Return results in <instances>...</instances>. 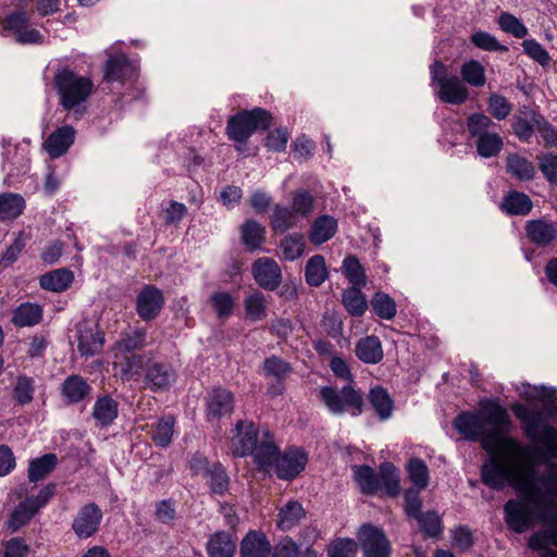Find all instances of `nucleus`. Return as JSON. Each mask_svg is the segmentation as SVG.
Segmentation results:
<instances>
[{
	"label": "nucleus",
	"mask_w": 557,
	"mask_h": 557,
	"mask_svg": "<svg viewBox=\"0 0 557 557\" xmlns=\"http://www.w3.org/2000/svg\"><path fill=\"white\" fill-rule=\"evenodd\" d=\"M453 426L465 440L480 441L487 454L498 455L499 447L510 453L521 449L520 443L508 436L512 421L498 398L481 399L479 410L459 412L453 420Z\"/></svg>",
	"instance_id": "nucleus-1"
},
{
	"label": "nucleus",
	"mask_w": 557,
	"mask_h": 557,
	"mask_svg": "<svg viewBox=\"0 0 557 557\" xmlns=\"http://www.w3.org/2000/svg\"><path fill=\"white\" fill-rule=\"evenodd\" d=\"M518 496L536 509L537 520H555L557 512V463L550 462L539 474L531 470L515 484Z\"/></svg>",
	"instance_id": "nucleus-2"
},
{
	"label": "nucleus",
	"mask_w": 557,
	"mask_h": 557,
	"mask_svg": "<svg viewBox=\"0 0 557 557\" xmlns=\"http://www.w3.org/2000/svg\"><path fill=\"white\" fill-rule=\"evenodd\" d=\"M330 368L334 375L347 381L341 389L333 386H322L319 396L327 410L336 416L348 413L351 417H359L364 412L367 403L363 393L352 384L351 371L344 359L332 357Z\"/></svg>",
	"instance_id": "nucleus-3"
},
{
	"label": "nucleus",
	"mask_w": 557,
	"mask_h": 557,
	"mask_svg": "<svg viewBox=\"0 0 557 557\" xmlns=\"http://www.w3.org/2000/svg\"><path fill=\"white\" fill-rule=\"evenodd\" d=\"M511 410L521 422L524 436L535 445L536 456L544 461L557 459V430L546 421L544 413L521 403L513 404Z\"/></svg>",
	"instance_id": "nucleus-4"
},
{
	"label": "nucleus",
	"mask_w": 557,
	"mask_h": 557,
	"mask_svg": "<svg viewBox=\"0 0 557 557\" xmlns=\"http://www.w3.org/2000/svg\"><path fill=\"white\" fill-rule=\"evenodd\" d=\"M52 85L59 96V104L66 112H76L94 89V83L89 77L78 75L69 67L55 72Z\"/></svg>",
	"instance_id": "nucleus-5"
},
{
	"label": "nucleus",
	"mask_w": 557,
	"mask_h": 557,
	"mask_svg": "<svg viewBox=\"0 0 557 557\" xmlns=\"http://www.w3.org/2000/svg\"><path fill=\"white\" fill-rule=\"evenodd\" d=\"M272 113L257 107L251 110H242L231 115L226 123V135L236 144V150L242 152L251 135L257 131H267L272 124Z\"/></svg>",
	"instance_id": "nucleus-6"
},
{
	"label": "nucleus",
	"mask_w": 557,
	"mask_h": 557,
	"mask_svg": "<svg viewBox=\"0 0 557 557\" xmlns=\"http://www.w3.org/2000/svg\"><path fill=\"white\" fill-rule=\"evenodd\" d=\"M468 133L475 139L476 152L480 157L490 159L497 157L504 148L502 136L490 128L496 124L484 113H472L466 120Z\"/></svg>",
	"instance_id": "nucleus-7"
},
{
	"label": "nucleus",
	"mask_w": 557,
	"mask_h": 557,
	"mask_svg": "<svg viewBox=\"0 0 557 557\" xmlns=\"http://www.w3.org/2000/svg\"><path fill=\"white\" fill-rule=\"evenodd\" d=\"M193 476L201 475L210 495L225 496L230 491L231 480L226 468L220 461L210 462L207 456L196 451L188 461Z\"/></svg>",
	"instance_id": "nucleus-8"
},
{
	"label": "nucleus",
	"mask_w": 557,
	"mask_h": 557,
	"mask_svg": "<svg viewBox=\"0 0 557 557\" xmlns=\"http://www.w3.org/2000/svg\"><path fill=\"white\" fill-rule=\"evenodd\" d=\"M57 493V484L48 483L36 496H28L20 502L5 521L7 530L15 533L29 524L33 518L45 508Z\"/></svg>",
	"instance_id": "nucleus-9"
},
{
	"label": "nucleus",
	"mask_w": 557,
	"mask_h": 557,
	"mask_svg": "<svg viewBox=\"0 0 557 557\" xmlns=\"http://www.w3.org/2000/svg\"><path fill=\"white\" fill-rule=\"evenodd\" d=\"M234 408L235 396L225 387L214 386L203 397V412L208 423L220 424L223 418L231 417Z\"/></svg>",
	"instance_id": "nucleus-10"
},
{
	"label": "nucleus",
	"mask_w": 557,
	"mask_h": 557,
	"mask_svg": "<svg viewBox=\"0 0 557 557\" xmlns=\"http://www.w3.org/2000/svg\"><path fill=\"white\" fill-rule=\"evenodd\" d=\"M362 557H391L392 545L381 527L363 523L357 531Z\"/></svg>",
	"instance_id": "nucleus-11"
},
{
	"label": "nucleus",
	"mask_w": 557,
	"mask_h": 557,
	"mask_svg": "<svg viewBox=\"0 0 557 557\" xmlns=\"http://www.w3.org/2000/svg\"><path fill=\"white\" fill-rule=\"evenodd\" d=\"M176 379V371L170 362L153 359L147 360L143 377L145 388L152 393L166 392L175 383Z\"/></svg>",
	"instance_id": "nucleus-12"
},
{
	"label": "nucleus",
	"mask_w": 557,
	"mask_h": 557,
	"mask_svg": "<svg viewBox=\"0 0 557 557\" xmlns=\"http://www.w3.org/2000/svg\"><path fill=\"white\" fill-rule=\"evenodd\" d=\"M490 458L481 466V482L495 491H503L507 484H515L518 480L511 469L498 455L488 454Z\"/></svg>",
	"instance_id": "nucleus-13"
},
{
	"label": "nucleus",
	"mask_w": 557,
	"mask_h": 557,
	"mask_svg": "<svg viewBox=\"0 0 557 557\" xmlns=\"http://www.w3.org/2000/svg\"><path fill=\"white\" fill-rule=\"evenodd\" d=\"M307 462L308 455L302 448L288 447L280 451L273 469L277 479L293 481L305 470Z\"/></svg>",
	"instance_id": "nucleus-14"
},
{
	"label": "nucleus",
	"mask_w": 557,
	"mask_h": 557,
	"mask_svg": "<svg viewBox=\"0 0 557 557\" xmlns=\"http://www.w3.org/2000/svg\"><path fill=\"white\" fill-rule=\"evenodd\" d=\"M529 505L519 496V499H509L504 505V520L507 528L517 533L521 534L533 528V519L536 517V512L533 513Z\"/></svg>",
	"instance_id": "nucleus-15"
},
{
	"label": "nucleus",
	"mask_w": 557,
	"mask_h": 557,
	"mask_svg": "<svg viewBox=\"0 0 557 557\" xmlns=\"http://www.w3.org/2000/svg\"><path fill=\"white\" fill-rule=\"evenodd\" d=\"M259 429L249 420H238L233 430L232 453L244 458L253 454L259 443Z\"/></svg>",
	"instance_id": "nucleus-16"
},
{
	"label": "nucleus",
	"mask_w": 557,
	"mask_h": 557,
	"mask_svg": "<svg viewBox=\"0 0 557 557\" xmlns=\"http://www.w3.org/2000/svg\"><path fill=\"white\" fill-rule=\"evenodd\" d=\"M77 350L82 357H91L99 354L104 345V333L99 324L90 320L81 321L76 325Z\"/></svg>",
	"instance_id": "nucleus-17"
},
{
	"label": "nucleus",
	"mask_w": 557,
	"mask_h": 557,
	"mask_svg": "<svg viewBox=\"0 0 557 557\" xmlns=\"http://www.w3.org/2000/svg\"><path fill=\"white\" fill-rule=\"evenodd\" d=\"M165 304L164 295L154 285H144L136 297V312L145 322L156 320L161 313Z\"/></svg>",
	"instance_id": "nucleus-18"
},
{
	"label": "nucleus",
	"mask_w": 557,
	"mask_h": 557,
	"mask_svg": "<svg viewBox=\"0 0 557 557\" xmlns=\"http://www.w3.org/2000/svg\"><path fill=\"white\" fill-rule=\"evenodd\" d=\"M103 518L101 508L94 502L82 506L72 522V530L81 540L94 536Z\"/></svg>",
	"instance_id": "nucleus-19"
},
{
	"label": "nucleus",
	"mask_w": 557,
	"mask_h": 557,
	"mask_svg": "<svg viewBox=\"0 0 557 557\" xmlns=\"http://www.w3.org/2000/svg\"><path fill=\"white\" fill-rule=\"evenodd\" d=\"M253 280L264 290H276L283 280L282 270L277 262L269 257L256 259L251 265Z\"/></svg>",
	"instance_id": "nucleus-20"
},
{
	"label": "nucleus",
	"mask_w": 557,
	"mask_h": 557,
	"mask_svg": "<svg viewBox=\"0 0 557 557\" xmlns=\"http://www.w3.org/2000/svg\"><path fill=\"white\" fill-rule=\"evenodd\" d=\"M92 386L81 374H70L60 385V396L66 406H75L87 401Z\"/></svg>",
	"instance_id": "nucleus-21"
},
{
	"label": "nucleus",
	"mask_w": 557,
	"mask_h": 557,
	"mask_svg": "<svg viewBox=\"0 0 557 557\" xmlns=\"http://www.w3.org/2000/svg\"><path fill=\"white\" fill-rule=\"evenodd\" d=\"M536 115H543L539 110L529 104L519 107L518 112L513 115L511 128L513 135L522 143H529L539 125L533 122Z\"/></svg>",
	"instance_id": "nucleus-22"
},
{
	"label": "nucleus",
	"mask_w": 557,
	"mask_h": 557,
	"mask_svg": "<svg viewBox=\"0 0 557 557\" xmlns=\"http://www.w3.org/2000/svg\"><path fill=\"white\" fill-rule=\"evenodd\" d=\"M135 64L126 54L110 55L103 69V78L108 83H125L137 75Z\"/></svg>",
	"instance_id": "nucleus-23"
},
{
	"label": "nucleus",
	"mask_w": 557,
	"mask_h": 557,
	"mask_svg": "<svg viewBox=\"0 0 557 557\" xmlns=\"http://www.w3.org/2000/svg\"><path fill=\"white\" fill-rule=\"evenodd\" d=\"M281 448L274 441V435L267 431L263 433L262 440L256 446V450L250 456L259 471L270 472L275 465Z\"/></svg>",
	"instance_id": "nucleus-24"
},
{
	"label": "nucleus",
	"mask_w": 557,
	"mask_h": 557,
	"mask_svg": "<svg viewBox=\"0 0 557 557\" xmlns=\"http://www.w3.org/2000/svg\"><path fill=\"white\" fill-rule=\"evenodd\" d=\"M75 129L71 125H63L54 129L44 141L42 147L52 159L64 156L75 140Z\"/></svg>",
	"instance_id": "nucleus-25"
},
{
	"label": "nucleus",
	"mask_w": 557,
	"mask_h": 557,
	"mask_svg": "<svg viewBox=\"0 0 557 557\" xmlns=\"http://www.w3.org/2000/svg\"><path fill=\"white\" fill-rule=\"evenodd\" d=\"M273 546L262 531L249 530L239 544L240 557H271Z\"/></svg>",
	"instance_id": "nucleus-26"
},
{
	"label": "nucleus",
	"mask_w": 557,
	"mask_h": 557,
	"mask_svg": "<svg viewBox=\"0 0 557 557\" xmlns=\"http://www.w3.org/2000/svg\"><path fill=\"white\" fill-rule=\"evenodd\" d=\"M438 97L444 103L460 106L469 98L468 88L456 75L441 77V79H438Z\"/></svg>",
	"instance_id": "nucleus-27"
},
{
	"label": "nucleus",
	"mask_w": 557,
	"mask_h": 557,
	"mask_svg": "<svg viewBox=\"0 0 557 557\" xmlns=\"http://www.w3.org/2000/svg\"><path fill=\"white\" fill-rule=\"evenodd\" d=\"M117 416L119 403L111 395L106 394L96 399L91 411L96 426L107 429L114 423Z\"/></svg>",
	"instance_id": "nucleus-28"
},
{
	"label": "nucleus",
	"mask_w": 557,
	"mask_h": 557,
	"mask_svg": "<svg viewBox=\"0 0 557 557\" xmlns=\"http://www.w3.org/2000/svg\"><path fill=\"white\" fill-rule=\"evenodd\" d=\"M525 233L531 243L539 247H546L557 236L554 223L544 220H530L525 224Z\"/></svg>",
	"instance_id": "nucleus-29"
},
{
	"label": "nucleus",
	"mask_w": 557,
	"mask_h": 557,
	"mask_svg": "<svg viewBox=\"0 0 557 557\" xmlns=\"http://www.w3.org/2000/svg\"><path fill=\"white\" fill-rule=\"evenodd\" d=\"M236 548V541L227 531L214 532L206 544L209 557H234Z\"/></svg>",
	"instance_id": "nucleus-30"
},
{
	"label": "nucleus",
	"mask_w": 557,
	"mask_h": 557,
	"mask_svg": "<svg viewBox=\"0 0 557 557\" xmlns=\"http://www.w3.org/2000/svg\"><path fill=\"white\" fill-rule=\"evenodd\" d=\"M306 510L298 500H288L278 510L275 525L281 531H290L306 518Z\"/></svg>",
	"instance_id": "nucleus-31"
},
{
	"label": "nucleus",
	"mask_w": 557,
	"mask_h": 557,
	"mask_svg": "<svg viewBox=\"0 0 557 557\" xmlns=\"http://www.w3.org/2000/svg\"><path fill=\"white\" fill-rule=\"evenodd\" d=\"M147 344V330L145 327H134L121 332L114 348L121 354H134L145 348Z\"/></svg>",
	"instance_id": "nucleus-32"
},
{
	"label": "nucleus",
	"mask_w": 557,
	"mask_h": 557,
	"mask_svg": "<svg viewBox=\"0 0 557 557\" xmlns=\"http://www.w3.org/2000/svg\"><path fill=\"white\" fill-rule=\"evenodd\" d=\"M506 172L519 182L533 181L536 174L533 162L516 152L507 156Z\"/></svg>",
	"instance_id": "nucleus-33"
},
{
	"label": "nucleus",
	"mask_w": 557,
	"mask_h": 557,
	"mask_svg": "<svg viewBox=\"0 0 557 557\" xmlns=\"http://www.w3.org/2000/svg\"><path fill=\"white\" fill-rule=\"evenodd\" d=\"M271 557H322V553L314 547H305L290 536H284L272 548Z\"/></svg>",
	"instance_id": "nucleus-34"
},
{
	"label": "nucleus",
	"mask_w": 557,
	"mask_h": 557,
	"mask_svg": "<svg viewBox=\"0 0 557 557\" xmlns=\"http://www.w3.org/2000/svg\"><path fill=\"white\" fill-rule=\"evenodd\" d=\"M368 400L380 420L389 419L394 411V400L387 389L381 385L370 388Z\"/></svg>",
	"instance_id": "nucleus-35"
},
{
	"label": "nucleus",
	"mask_w": 557,
	"mask_h": 557,
	"mask_svg": "<svg viewBox=\"0 0 557 557\" xmlns=\"http://www.w3.org/2000/svg\"><path fill=\"white\" fill-rule=\"evenodd\" d=\"M355 354L359 360L369 364H376L384 357L381 341L374 335L360 338L356 344Z\"/></svg>",
	"instance_id": "nucleus-36"
},
{
	"label": "nucleus",
	"mask_w": 557,
	"mask_h": 557,
	"mask_svg": "<svg viewBox=\"0 0 557 557\" xmlns=\"http://www.w3.org/2000/svg\"><path fill=\"white\" fill-rule=\"evenodd\" d=\"M74 281V273L67 268H60L45 273L39 278L42 289L61 293L70 288Z\"/></svg>",
	"instance_id": "nucleus-37"
},
{
	"label": "nucleus",
	"mask_w": 557,
	"mask_h": 557,
	"mask_svg": "<svg viewBox=\"0 0 557 557\" xmlns=\"http://www.w3.org/2000/svg\"><path fill=\"white\" fill-rule=\"evenodd\" d=\"M354 480L358 484L361 494L375 495L381 491L380 476L374 469L368 465L352 467Z\"/></svg>",
	"instance_id": "nucleus-38"
},
{
	"label": "nucleus",
	"mask_w": 557,
	"mask_h": 557,
	"mask_svg": "<svg viewBox=\"0 0 557 557\" xmlns=\"http://www.w3.org/2000/svg\"><path fill=\"white\" fill-rule=\"evenodd\" d=\"M531 198L521 191L510 190L503 198L500 209L508 215H527L532 210Z\"/></svg>",
	"instance_id": "nucleus-39"
},
{
	"label": "nucleus",
	"mask_w": 557,
	"mask_h": 557,
	"mask_svg": "<svg viewBox=\"0 0 557 557\" xmlns=\"http://www.w3.org/2000/svg\"><path fill=\"white\" fill-rule=\"evenodd\" d=\"M337 231V220L331 215L317 218L309 233V239L313 245H321L331 239Z\"/></svg>",
	"instance_id": "nucleus-40"
},
{
	"label": "nucleus",
	"mask_w": 557,
	"mask_h": 557,
	"mask_svg": "<svg viewBox=\"0 0 557 557\" xmlns=\"http://www.w3.org/2000/svg\"><path fill=\"white\" fill-rule=\"evenodd\" d=\"M240 239L249 251H256L265 240V228L253 219L246 220L240 226Z\"/></svg>",
	"instance_id": "nucleus-41"
},
{
	"label": "nucleus",
	"mask_w": 557,
	"mask_h": 557,
	"mask_svg": "<svg viewBox=\"0 0 557 557\" xmlns=\"http://www.w3.org/2000/svg\"><path fill=\"white\" fill-rule=\"evenodd\" d=\"M58 457L53 453L32 459L28 465L27 476L29 482L37 483L46 479L57 467Z\"/></svg>",
	"instance_id": "nucleus-42"
},
{
	"label": "nucleus",
	"mask_w": 557,
	"mask_h": 557,
	"mask_svg": "<svg viewBox=\"0 0 557 557\" xmlns=\"http://www.w3.org/2000/svg\"><path fill=\"white\" fill-rule=\"evenodd\" d=\"M26 201L20 194H0V221L17 219L24 211Z\"/></svg>",
	"instance_id": "nucleus-43"
},
{
	"label": "nucleus",
	"mask_w": 557,
	"mask_h": 557,
	"mask_svg": "<svg viewBox=\"0 0 557 557\" xmlns=\"http://www.w3.org/2000/svg\"><path fill=\"white\" fill-rule=\"evenodd\" d=\"M175 418L172 414L162 416L152 425L151 440L154 445L161 448L170 446L174 434Z\"/></svg>",
	"instance_id": "nucleus-44"
},
{
	"label": "nucleus",
	"mask_w": 557,
	"mask_h": 557,
	"mask_svg": "<svg viewBox=\"0 0 557 557\" xmlns=\"http://www.w3.org/2000/svg\"><path fill=\"white\" fill-rule=\"evenodd\" d=\"M42 319L40 306L30 302L20 305L13 312L12 322L17 327L34 326Z\"/></svg>",
	"instance_id": "nucleus-45"
},
{
	"label": "nucleus",
	"mask_w": 557,
	"mask_h": 557,
	"mask_svg": "<svg viewBox=\"0 0 557 557\" xmlns=\"http://www.w3.org/2000/svg\"><path fill=\"white\" fill-rule=\"evenodd\" d=\"M329 277L324 257L314 255L306 263L305 278L306 283L311 287L321 286Z\"/></svg>",
	"instance_id": "nucleus-46"
},
{
	"label": "nucleus",
	"mask_w": 557,
	"mask_h": 557,
	"mask_svg": "<svg viewBox=\"0 0 557 557\" xmlns=\"http://www.w3.org/2000/svg\"><path fill=\"white\" fill-rule=\"evenodd\" d=\"M297 223V215L292 208L283 205H275L270 216V226L274 233H285Z\"/></svg>",
	"instance_id": "nucleus-47"
},
{
	"label": "nucleus",
	"mask_w": 557,
	"mask_h": 557,
	"mask_svg": "<svg viewBox=\"0 0 557 557\" xmlns=\"http://www.w3.org/2000/svg\"><path fill=\"white\" fill-rule=\"evenodd\" d=\"M246 318L251 322L265 319L268 314L267 299L262 292L253 290L244 299Z\"/></svg>",
	"instance_id": "nucleus-48"
},
{
	"label": "nucleus",
	"mask_w": 557,
	"mask_h": 557,
	"mask_svg": "<svg viewBox=\"0 0 557 557\" xmlns=\"http://www.w3.org/2000/svg\"><path fill=\"white\" fill-rule=\"evenodd\" d=\"M381 490L389 497H396L400 493L399 475L397 468L389 461L379 466Z\"/></svg>",
	"instance_id": "nucleus-49"
},
{
	"label": "nucleus",
	"mask_w": 557,
	"mask_h": 557,
	"mask_svg": "<svg viewBox=\"0 0 557 557\" xmlns=\"http://www.w3.org/2000/svg\"><path fill=\"white\" fill-rule=\"evenodd\" d=\"M362 287H349L342 294V302L347 312L352 317H361L364 314L368 304L361 292Z\"/></svg>",
	"instance_id": "nucleus-50"
},
{
	"label": "nucleus",
	"mask_w": 557,
	"mask_h": 557,
	"mask_svg": "<svg viewBox=\"0 0 557 557\" xmlns=\"http://www.w3.org/2000/svg\"><path fill=\"white\" fill-rule=\"evenodd\" d=\"M408 478L418 490L429 485L430 472L425 461L419 457H411L406 465Z\"/></svg>",
	"instance_id": "nucleus-51"
},
{
	"label": "nucleus",
	"mask_w": 557,
	"mask_h": 557,
	"mask_svg": "<svg viewBox=\"0 0 557 557\" xmlns=\"http://www.w3.org/2000/svg\"><path fill=\"white\" fill-rule=\"evenodd\" d=\"M278 248L285 260L294 261L301 257L305 251V237L301 233L297 232L288 234L281 240Z\"/></svg>",
	"instance_id": "nucleus-52"
},
{
	"label": "nucleus",
	"mask_w": 557,
	"mask_h": 557,
	"mask_svg": "<svg viewBox=\"0 0 557 557\" xmlns=\"http://www.w3.org/2000/svg\"><path fill=\"white\" fill-rule=\"evenodd\" d=\"M292 372V364L276 355L265 358L262 363L263 375L274 377L275 381H285Z\"/></svg>",
	"instance_id": "nucleus-53"
},
{
	"label": "nucleus",
	"mask_w": 557,
	"mask_h": 557,
	"mask_svg": "<svg viewBox=\"0 0 557 557\" xmlns=\"http://www.w3.org/2000/svg\"><path fill=\"white\" fill-rule=\"evenodd\" d=\"M460 75L472 87H483L486 83L485 69L478 60L466 61L460 67Z\"/></svg>",
	"instance_id": "nucleus-54"
},
{
	"label": "nucleus",
	"mask_w": 557,
	"mask_h": 557,
	"mask_svg": "<svg viewBox=\"0 0 557 557\" xmlns=\"http://www.w3.org/2000/svg\"><path fill=\"white\" fill-rule=\"evenodd\" d=\"M370 304L374 313L381 319L392 320L397 313L395 300L385 293H375Z\"/></svg>",
	"instance_id": "nucleus-55"
},
{
	"label": "nucleus",
	"mask_w": 557,
	"mask_h": 557,
	"mask_svg": "<svg viewBox=\"0 0 557 557\" xmlns=\"http://www.w3.org/2000/svg\"><path fill=\"white\" fill-rule=\"evenodd\" d=\"M343 271L351 287H364L367 276L363 267L355 256H347L343 261Z\"/></svg>",
	"instance_id": "nucleus-56"
},
{
	"label": "nucleus",
	"mask_w": 557,
	"mask_h": 557,
	"mask_svg": "<svg viewBox=\"0 0 557 557\" xmlns=\"http://www.w3.org/2000/svg\"><path fill=\"white\" fill-rule=\"evenodd\" d=\"M35 380L27 375H18L13 388V398L20 406L28 405L34 399Z\"/></svg>",
	"instance_id": "nucleus-57"
},
{
	"label": "nucleus",
	"mask_w": 557,
	"mask_h": 557,
	"mask_svg": "<svg viewBox=\"0 0 557 557\" xmlns=\"http://www.w3.org/2000/svg\"><path fill=\"white\" fill-rule=\"evenodd\" d=\"M321 326L327 336L333 339L339 341L344 337V323L342 319V314L332 309H327L322 314Z\"/></svg>",
	"instance_id": "nucleus-58"
},
{
	"label": "nucleus",
	"mask_w": 557,
	"mask_h": 557,
	"mask_svg": "<svg viewBox=\"0 0 557 557\" xmlns=\"http://www.w3.org/2000/svg\"><path fill=\"white\" fill-rule=\"evenodd\" d=\"M425 537H437L443 532L442 519L434 510L422 512L414 519Z\"/></svg>",
	"instance_id": "nucleus-59"
},
{
	"label": "nucleus",
	"mask_w": 557,
	"mask_h": 557,
	"mask_svg": "<svg viewBox=\"0 0 557 557\" xmlns=\"http://www.w3.org/2000/svg\"><path fill=\"white\" fill-rule=\"evenodd\" d=\"M358 543L350 537H336L326 547L327 557H356Z\"/></svg>",
	"instance_id": "nucleus-60"
},
{
	"label": "nucleus",
	"mask_w": 557,
	"mask_h": 557,
	"mask_svg": "<svg viewBox=\"0 0 557 557\" xmlns=\"http://www.w3.org/2000/svg\"><path fill=\"white\" fill-rule=\"evenodd\" d=\"M470 41L473 46L476 48L483 50V51H499V52H507L508 47L499 44L497 38L484 30H476L470 36Z\"/></svg>",
	"instance_id": "nucleus-61"
},
{
	"label": "nucleus",
	"mask_w": 557,
	"mask_h": 557,
	"mask_svg": "<svg viewBox=\"0 0 557 557\" xmlns=\"http://www.w3.org/2000/svg\"><path fill=\"white\" fill-rule=\"evenodd\" d=\"M521 46L523 52L542 67H546L550 64L552 58L548 51L535 39H524Z\"/></svg>",
	"instance_id": "nucleus-62"
},
{
	"label": "nucleus",
	"mask_w": 557,
	"mask_h": 557,
	"mask_svg": "<svg viewBox=\"0 0 557 557\" xmlns=\"http://www.w3.org/2000/svg\"><path fill=\"white\" fill-rule=\"evenodd\" d=\"M498 25L505 33L511 34L518 39L525 38L528 35L527 26L515 15L508 12L500 13Z\"/></svg>",
	"instance_id": "nucleus-63"
},
{
	"label": "nucleus",
	"mask_w": 557,
	"mask_h": 557,
	"mask_svg": "<svg viewBox=\"0 0 557 557\" xmlns=\"http://www.w3.org/2000/svg\"><path fill=\"white\" fill-rule=\"evenodd\" d=\"M539 170L544 178L550 184L557 186V153L543 152L536 157Z\"/></svg>",
	"instance_id": "nucleus-64"
}]
</instances>
